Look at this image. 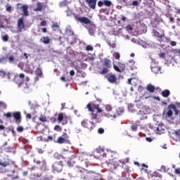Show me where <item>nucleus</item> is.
<instances>
[{
	"instance_id": "1",
	"label": "nucleus",
	"mask_w": 180,
	"mask_h": 180,
	"mask_svg": "<svg viewBox=\"0 0 180 180\" xmlns=\"http://www.w3.org/2000/svg\"><path fill=\"white\" fill-rule=\"evenodd\" d=\"M162 115L164 117L170 119L174 124H180V110L176 105L169 104L167 108L164 110Z\"/></svg>"
},
{
	"instance_id": "2",
	"label": "nucleus",
	"mask_w": 180,
	"mask_h": 180,
	"mask_svg": "<svg viewBox=\"0 0 180 180\" xmlns=\"http://www.w3.org/2000/svg\"><path fill=\"white\" fill-rule=\"evenodd\" d=\"M13 81L18 85V88H22L23 91L29 89L27 82L30 81V78L29 76H26L25 73L15 74Z\"/></svg>"
},
{
	"instance_id": "3",
	"label": "nucleus",
	"mask_w": 180,
	"mask_h": 180,
	"mask_svg": "<svg viewBox=\"0 0 180 180\" xmlns=\"http://www.w3.org/2000/svg\"><path fill=\"white\" fill-rule=\"evenodd\" d=\"M4 117H6V119H11L13 117L17 124H19L22 122V113L20 111L13 112H8L7 113H4Z\"/></svg>"
},
{
	"instance_id": "4",
	"label": "nucleus",
	"mask_w": 180,
	"mask_h": 180,
	"mask_svg": "<svg viewBox=\"0 0 180 180\" xmlns=\"http://www.w3.org/2000/svg\"><path fill=\"white\" fill-rule=\"evenodd\" d=\"M103 68L99 71V74L101 75H106L109 72V68H112V60L105 58L103 60Z\"/></svg>"
},
{
	"instance_id": "5",
	"label": "nucleus",
	"mask_w": 180,
	"mask_h": 180,
	"mask_svg": "<svg viewBox=\"0 0 180 180\" xmlns=\"http://www.w3.org/2000/svg\"><path fill=\"white\" fill-rule=\"evenodd\" d=\"M105 164L107 165V168H108V170L112 172V171H115L119 167V161L117 159H109L108 160L105 161Z\"/></svg>"
},
{
	"instance_id": "6",
	"label": "nucleus",
	"mask_w": 180,
	"mask_h": 180,
	"mask_svg": "<svg viewBox=\"0 0 180 180\" xmlns=\"http://www.w3.org/2000/svg\"><path fill=\"white\" fill-rule=\"evenodd\" d=\"M78 161L82 165H84L85 168H88L91 164H89V161L88 160V155L85 153H81L78 155Z\"/></svg>"
},
{
	"instance_id": "7",
	"label": "nucleus",
	"mask_w": 180,
	"mask_h": 180,
	"mask_svg": "<svg viewBox=\"0 0 180 180\" xmlns=\"http://www.w3.org/2000/svg\"><path fill=\"white\" fill-rule=\"evenodd\" d=\"M105 109L106 112L104 113V116L105 117H113L114 119L116 118V114L115 113V108L112 107V105L108 104L105 105Z\"/></svg>"
},
{
	"instance_id": "8",
	"label": "nucleus",
	"mask_w": 180,
	"mask_h": 180,
	"mask_svg": "<svg viewBox=\"0 0 180 180\" xmlns=\"http://www.w3.org/2000/svg\"><path fill=\"white\" fill-rule=\"evenodd\" d=\"M77 172L80 176H84V172H85L86 174H89V175H90V177L93 178V179H94V178H98V176H99V174L98 173H96V172L92 171V170H87L85 169H79ZM92 175H93V176H92Z\"/></svg>"
},
{
	"instance_id": "9",
	"label": "nucleus",
	"mask_w": 180,
	"mask_h": 180,
	"mask_svg": "<svg viewBox=\"0 0 180 180\" xmlns=\"http://www.w3.org/2000/svg\"><path fill=\"white\" fill-rule=\"evenodd\" d=\"M113 68L115 71L117 72H124L126 70V64L122 63V62H115V63L112 64Z\"/></svg>"
},
{
	"instance_id": "10",
	"label": "nucleus",
	"mask_w": 180,
	"mask_h": 180,
	"mask_svg": "<svg viewBox=\"0 0 180 180\" xmlns=\"http://www.w3.org/2000/svg\"><path fill=\"white\" fill-rule=\"evenodd\" d=\"M56 143H58V144H69L70 136H68V134L64 132L62 136L58 138Z\"/></svg>"
},
{
	"instance_id": "11",
	"label": "nucleus",
	"mask_w": 180,
	"mask_h": 180,
	"mask_svg": "<svg viewBox=\"0 0 180 180\" xmlns=\"http://www.w3.org/2000/svg\"><path fill=\"white\" fill-rule=\"evenodd\" d=\"M82 126L89 130H94L96 127V124L94 122H91L88 120H84L82 122Z\"/></svg>"
},
{
	"instance_id": "12",
	"label": "nucleus",
	"mask_w": 180,
	"mask_h": 180,
	"mask_svg": "<svg viewBox=\"0 0 180 180\" xmlns=\"http://www.w3.org/2000/svg\"><path fill=\"white\" fill-rule=\"evenodd\" d=\"M74 18L79 23H91V21L86 17H82L80 14L74 13Z\"/></svg>"
},
{
	"instance_id": "13",
	"label": "nucleus",
	"mask_w": 180,
	"mask_h": 180,
	"mask_svg": "<svg viewBox=\"0 0 180 180\" xmlns=\"http://www.w3.org/2000/svg\"><path fill=\"white\" fill-rule=\"evenodd\" d=\"M63 167H64V165L61 160L55 162L52 165V168L54 172H61L63 171Z\"/></svg>"
},
{
	"instance_id": "14",
	"label": "nucleus",
	"mask_w": 180,
	"mask_h": 180,
	"mask_svg": "<svg viewBox=\"0 0 180 180\" xmlns=\"http://www.w3.org/2000/svg\"><path fill=\"white\" fill-rule=\"evenodd\" d=\"M153 36L154 37L157 38L158 41L162 43V41H164V38H165V33L162 30L160 31V32L155 30L153 32Z\"/></svg>"
},
{
	"instance_id": "15",
	"label": "nucleus",
	"mask_w": 180,
	"mask_h": 180,
	"mask_svg": "<svg viewBox=\"0 0 180 180\" xmlns=\"http://www.w3.org/2000/svg\"><path fill=\"white\" fill-rule=\"evenodd\" d=\"M135 32L137 34H143V33H146L147 32L146 24H139V25H136L135 27Z\"/></svg>"
},
{
	"instance_id": "16",
	"label": "nucleus",
	"mask_w": 180,
	"mask_h": 180,
	"mask_svg": "<svg viewBox=\"0 0 180 180\" xmlns=\"http://www.w3.org/2000/svg\"><path fill=\"white\" fill-rule=\"evenodd\" d=\"M10 165H15V162L9 158L4 159V160H0V167H3V168H6V167H10Z\"/></svg>"
},
{
	"instance_id": "17",
	"label": "nucleus",
	"mask_w": 180,
	"mask_h": 180,
	"mask_svg": "<svg viewBox=\"0 0 180 180\" xmlns=\"http://www.w3.org/2000/svg\"><path fill=\"white\" fill-rule=\"evenodd\" d=\"M105 78L110 82V84H116L117 82V77L115 74L108 73L105 75Z\"/></svg>"
},
{
	"instance_id": "18",
	"label": "nucleus",
	"mask_w": 180,
	"mask_h": 180,
	"mask_svg": "<svg viewBox=\"0 0 180 180\" xmlns=\"http://www.w3.org/2000/svg\"><path fill=\"white\" fill-rule=\"evenodd\" d=\"M84 27L87 29L89 33L93 36L94 34L95 30L96 29V25L93 23H84Z\"/></svg>"
},
{
	"instance_id": "19",
	"label": "nucleus",
	"mask_w": 180,
	"mask_h": 180,
	"mask_svg": "<svg viewBox=\"0 0 180 180\" xmlns=\"http://www.w3.org/2000/svg\"><path fill=\"white\" fill-rule=\"evenodd\" d=\"M96 157H98V158H106V153H105V149L103 148H97L96 149Z\"/></svg>"
},
{
	"instance_id": "20",
	"label": "nucleus",
	"mask_w": 180,
	"mask_h": 180,
	"mask_svg": "<svg viewBox=\"0 0 180 180\" xmlns=\"http://www.w3.org/2000/svg\"><path fill=\"white\" fill-rule=\"evenodd\" d=\"M64 121L65 122H63L62 124H67L68 122L67 121V115L65 114L60 112L58 115V123H61V122Z\"/></svg>"
},
{
	"instance_id": "21",
	"label": "nucleus",
	"mask_w": 180,
	"mask_h": 180,
	"mask_svg": "<svg viewBox=\"0 0 180 180\" xmlns=\"http://www.w3.org/2000/svg\"><path fill=\"white\" fill-rule=\"evenodd\" d=\"M20 9H21L22 12V16H29V6L24 4L20 8Z\"/></svg>"
},
{
	"instance_id": "22",
	"label": "nucleus",
	"mask_w": 180,
	"mask_h": 180,
	"mask_svg": "<svg viewBox=\"0 0 180 180\" xmlns=\"http://www.w3.org/2000/svg\"><path fill=\"white\" fill-rule=\"evenodd\" d=\"M99 105L94 103H89L86 105L87 109L89 112H94L95 109H97Z\"/></svg>"
},
{
	"instance_id": "23",
	"label": "nucleus",
	"mask_w": 180,
	"mask_h": 180,
	"mask_svg": "<svg viewBox=\"0 0 180 180\" xmlns=\"http://www.w3.org/2000/svg\"><path fill=\"white\" fill-rule=\"evenodd\" d=\"M91 9H96L98 0H85Z\"/></svg>"
},
{
	"instance_id": "24",
	"label": "nucleus",
	"mask_w": 180,
	"mask_h": 180,
	"mask_svg": "<svg viewBox=\"0 0 180 180\" xmlns=\"http://www.w3.org/2000/svg\"><path fill=\"white\" fill-rule=\"evenodd\" d=\"M150 68L152 72H154L155 74H158V72L161 71V68L158 65L155 66V64L151 65Z\"/></svg>"
},
{
	"instance_id": "25",
	"label": "nucleus",
	"mask_w": 180,
	"mask_h": 180,
	"mask_svg": "<svg viewBox=\"0 0 180 180\" xmlns=\"http://www.w3.org/2000/svg\"><path fill=\"white\" fill-rule=\"evenodd\" d=\"M50 41H51V39L49 37H42L40 39V42L44 44H50Z\"/></svg>"
},
{
	"instance_id": "26",
	"label": "nucleus",
	"mask_w": 180,
	"mask_h": 180,
	"mask_svg": "<svg viewBox=\"0 0 180 180\" xmlns=\"http://www.w3.org/2000/svg\"><path fill=\"white\" fill-rule=\"evenodd\" d=\"M157 134H164L165 133V129L163 125H159L156 129Z\"/></svg>"
},
{
	"instance_id": "27",
	"label": "nucleus",
	"mask_w": 180,
	"mask_h": 180,
	"mask_svg": "<svg viewBox=\"0 0 180 180\" xmlns=\"http://www.w3.org/2000/svg\"><path fill=\"white\" fill-rule=\"evenodd\" d=\"M43 8H44L43 3L38 1L37 3V8L34 9V11L35 12H41V11H43Z\"/></svg>"
},
{
	"instance_id": "28",
	"label": "nucleus",
	"mask_w": 180,
	"mask_h": 180,
	"mask_svg": "<svg viewBox=\"0 0 180 180\" xmlns=\"http://www.w3.org/2000/svg\"><path fill=\"white\" fill-rule=\"evenodd\" d=\"M126 31L129 32V33H131V32H136V26L133 25H128L126 26Z\"/></svg>"
},
{
	"instance_id": "29",
	"label": "nucleus",
	"mask_w": 180,
	"mask_h": 180,
	"mask_svg": "<svg viewBox=\"0 0 180 180\" xmlns=\"http://www.w3.org/2000/svg\"><path fill=\"white\" fill-rule=\"evenodd\" d=\"M146 91H148L150 94H154V91H155V86H154L151 84H149L146 86Z\"/></svg>"
},
{
	"instance_id": "30",
	"label": "nucleus",
	"mask_w": 180,
	"mask_h": 180,
	"mask_svg": "<svg viewBox=\"0 0 180 180\" xmlns=\"http://www.w3.org/2000/svg\"><path fill=\"white\" fill-rule=\"evenodd\" d=\"M115 155H116V152L112 150H108L107 153H105V158H113Z\"/></svg>"
},
{
	"instance_id": "31",
	"label": "nucleus",
	"mask_w": 180,
	"mask_h": 180,
	"mask_svg": "<svg viewBox=\"0 0 180 180\" xmlns=\"http://www.w3.org/2000/svg\"><path fill=\"white\" fill-rule=\"evenodd\" d=\"M139 126H140V121H136L134 124H131V130L132 131H136L137 130Z\"/></svg>"
},
{
	"instance_id": "32",
	"label": "nucleus",
	"mask_w": 180,
	"mask_h": 180,
	"mask_svg": "<svg viewBox=\"0 0 180 180\" xmlns=\"http://www.w3.org/2000/svg\"><path fill=\"white\" fill-rule=\"evenodd\" d=\"M91 120H96V123H101V122H99V118H98V113H95L93 111L91 112Z\"/></svg>"
},
{
	"instance_id": "33",
	"label": "nucleus",
	"mask_w": 180,
	"mask_h": 180,
	"mask_svg": "<svg viewBox=\"0 0 180 180\" xmlns=\"http://www.w3.org/2000/svg\"><path fill=\"white\" fill-rule=\"evenodd\" d=\"M123 112L124 110L122 108L115 109V117H117V116H120V115H122Z\"/></svg>"
},
{
	"instance_id": "34",
	"label": "nucleus",
	"mask_w": 180,
	"mask_h": 180,
	"mask_svg": "<svg viewBox=\"0 0 180 180\" xmlns=\"http://www.w3.org/2000/svg\"><path fill=\"white\" fill-rule=\"evenodd\" d=\"M118 161V164L119 165H120V167H124V165H126V163L129 162V158H126L124 160H117Z\"/></svg>"
},
{
	"instance_id": "35",
	"label": "nucleus",
	"mask_w": 180,
	"mask_h": 180,
	"mask_svg": "<svg viewBox=\"0 0 180 180\" xmlns=\"http://www.w3.org/2000/svg\"><path fill=\"white\" fill-rule=\"evenodd\" d=\"M169 95H171V91L168 89H165L162 91V96H163V98H168Z\"/></svg>"
},
{
	"instance_id": "36",
	"label": "nucleus",
	"mask_w": 180,
	"mask_h": 180,
	"mask_svg": "<svg viewBox=\"0 0 180 180\" xmlns=\"http://www.w3.org/2000/svg\"><path fill=\"white\" fill-rule=\"evenodd\" d=\"M8 63V56L0 57V64H6Z\"/></svg>"
},
{
	"instance_id": "37",
	"label": "nucleus",
	"mask_w": 180,
	"mask_h": 180,
	"mask_svg": "<svg viewBox=\"0 0 180 180\" xmlns=\"http://www.w3.org/2000/svg\"><path fill=\"white\" fill-rule=\"evenodd\" d=\"M41 166L39 167L41 171H46L47 169V163L45 161L41 162Z\"/></svg>"
},
{
	"instance_id": "38",
	"label": "nucleus",
	"mask_w": 180,
	"mask_h": 180,
	"mask_svg": "<svg viewBox=\"0 0 180 180\" xmlns=\"http://www.w3.org/2000/svg\"><path fill=\"white\" fill-rule=\"evenodd\" d=\"M67 164H68V167H70L71 168L72 167H74V164H75V162L73 161L72 158H69L67 160Z\"/></svg>"
},
{
	"instance_id": "39",
	"label": "nucleus",
	"mask_w": 180,
	"mask_h": 180,
	"mask_svg": "<svg viewBox=\"0 0 180 180\" xmlns=\"http://www.w3.org/2000/svg\"><path fill=\"white\" fill-rule=\"evenodd\" d=\"M6 75L8 81H12V79L13 80V78H15V75H13V73L11 72H8Z\"/></svg>"
},
{
	"instance_id": "40",
	"label": "nucleus",
	"mask_w": 180,
	"mask_h": 180,
	"mask_svg": "<svg viewBox=\"0 0 180 180\" xmlns=\"http://www.w3.org/2000/svg\"><path fill=\"white\" fill-rule=\"evenodd\" d=\"M35 74L37 75V77H41V75H43V71L40 69V68H38L35 71Z\"/></svg>"
},
{
	"instance_id": "41",
	"label": "nucleus",
	"mask_w": 180,
	"mask_h": 180,
	"mask_svg": "<svg viewBox=\"0 0 180 180\" xmlns=\"http://www.w3.org/2000/svg\"><path fill=\"white\" fill-rule=\"evenodd\" d=\"M174 136L177 139L178 141H180V129L174 131Z\"/></svg>"
},
{
	"instance_id": "42",
	"label": "nucleus",
	"mask_w": 180,
	"mask_h": 180,
	"mask_svg": "<svg viewBox=\"0 0 180 180\" xmlns=\"http://www.w3.org/2000/svg\"><path fill=\"white\" fill-rule=\"evenodd\" d=\"M174 20H176V23L180 22V19L176 16L169 18V22H174Z\"/></svg>"
},
{
	"instance_id": "43",
	"label": "nucleus",
	"mask_w": 180,
	"mask_h": 180,
	"mask_svg": "<svg viewBox=\"0 0 180 180\" xmlns=\"http://www.w3.org/2000/svg\"><path fill=\"white\" fill-rule=\"evenodd\" d=\"M150 25L153 29V33H154V31H157V29H158V24L151 23Z\"/></svg>"
},
{
	"instance_id": "44",
	"label": "nucleus",
	"mask_w": 180,
	"mask_h": 180,
	"mask_svg": "<svg viewBox=\"0 0 180 180\" xmlns=\"http://www.w3.org/2000/svg\"><path fill=\"white\" fill-rule=\"evenodd\" d=\"M6 11L8 12V13H12V6L9 4L6 5Z\"/></svg>"
},
{
	"instance_id": "45",
	"label": "nucleus",
	"mask_w": 180,
	"mask_h": 180,
	"mask_svg": "<svg viewBox=\"0 0 180 180\" xmlns=\"http://www.w3.org/2000/svg\"><path fill=\"white\" fill-rule=\"evenodd\" d=\"M39 122L46 123V122H47V117H46V116L41 115L39 118Z\"/></svg>"
},
{
	"instance_id": "46",
	"label": "nucleus",
	"mask_w": 180,
	"mask_h": 180,
	"mask_svg": "<svg viewBox=\"0 0 180 180\" xmlns=\"http://www.w3.org/2000/svg\"><path fill=\"white\" fill-rule=\"evenodd\" d=\"M7 60H8V63H10V64H11V63H15V56H13V55H11L7 58Z\"/></svg>"
},
{
	"instance_id": "47",
	"label": "nucleus",
	"mask_w": 180,
	"mask_h": 180,
	"mask_svg": "<svg viewBox=\"0 0 180 180\" xmlns=\"http://www.w3.org/2000/svg\"><path fill=\"white\" fill-rule=\"evenodd\" d=\"M104 5L105 6H112V1L109 0H104Z\"/></svg>"
},
{
	"instance_id": "48",
	"label": "nucleus",
	"mask_w": 180,
	"mask_h": 180,
	"mask_svg": "<svg viewBox=\"0 0 180 180\" xmlns=\"http://www.w3.org/2000/svg\"><path fill=\"white\" fill-rule=\"evenodd\" d=\"M113 57H115V60H119L120 58V53L119 52H115Z\"/></svg>"
},
{
	"instance_id": "49",
	"label": "nucleus",
	"mask_w": 180,
	"mask_h": 180,
	"mask_svg": "<svg viewBox=\"0 0 180 180\" xmlns=\"http://www.w3.org/2000/svg\"><path fill=\"white\" fill-rule=\"evenodd\" d=\"M1 39L3 41H8L9 40V36L8 34L3 35Z\"/></svg>"
},
{
	"instance_id": "50",
	"label": "nucleus",
	"mask_w": 180,
	"mask_h": 180,
	"mask_svg": "<svg viewBox=\"0 0 180 180\" xmlns=\"http://www.w3.org/2000/svg\"><path fill=\"white\" fill-rule=\"evenodd\" d=\"M111 30H112V32H116V30H117V24H113L111 25Z\"/></svg>"
},
{
	"instance_id": "51",
	"label": "nucleus",
	"mask_w": 180,
	"mask_h": 180,
	"mask_svg": "<svg viewBox=\"0 0 180 180\" xmlns=\"http://www.w3.org/2000/svg\"><path fill=\"white\" fill-rule=\"evenodd\" d=\"M86 51H94V47L91 45H87L86 47Z\"/></svg>"
},
{
	"instance_id": "52",
	"label": "nucleus",
	"mask_w": 180,
	"mask_h": 180,
	"mask_svg": "<svg viewBox=\"0 0 180 180\" xmlns=\"http://www.w3.org/2000/svg\"><path fill=\"white\" fill-rule=\"evenodd\" d=\"M54 130H56V131H61V130H63V128H61L60 125H56L54 127Z\"/></svg>"
},
{
	"instance_id": "53",
	"label": "nucleus",
	"mask_w": 180,
	"mask_h": 180,
	"mask_svg": "<svg viewBox=\"0 0 180 180\" xmlns=\"http://www.w3.org/2000/svg\"><path fill=\"white\" fill-rule=\"evenodd\" d=\"M0 108L6 109V103H5L4 101H0Z\"/></svg>"
},
{
	"instance_id": "54",
	"label": "nucleus",
	"mask_w": 180,
	"mask_h": 180,
	"mask_svg": "<svg viewBox=\"0 0 180 180\" xmlns=\"http://www.w3.org/2000/svg\"><path fill=\"white\" fill-rule=\"evenodd\" d=\"M5 76H6V72L4 70H0V77L4 78Z\"/></svg>"
},
{
	"instance_id": "55",
	"label": "nucleus",
	"mask_w": 180,
	"mask_h": 180,
	"mask_svg": "<svg viewBox=\"0 0 180 180\" xmlns=\"http://www.w3.org/2000/svg\"><path fill=\"white\" fill-rule=\"evenodd\" d=\"M88 60H89L90 61H94V60H95V57L94 56V55L89 54L88 56Z\"/></svg>"
},
{
	"instance_id": "56",
	"label": "nucleus",
	"mask_w": 180,
	"mask_h": 180,
	"mask_svg": "<svg viewBox=\"0 0 180 180\" xmlns=\"http://www.w3.org/2000/svg\"><path fill=\"white\" fill-rule=\"evenodd\" d=\"M174 54L176 56H180V49H174L173 51Z\"/></svg>"
},
{
	"instance_id": "57",
	"label": "nucleus",
	"mask_w": 180,
	"mask_h": 180,
	"mask_svg": "<svg viewBox=\"0 0 180 180\" xmlns=\"http://www.w3.org/2000/svg\"><path fill=\"white\" fill-rule=\"evenodd\" d=\"M18 29H25V23H18Z\"/></svg>"
},
{
	"instance_id": "58",
	"label": "nucleus",
	"mask_w": 180,
	"mask_h": 180,
	"mask_svg": "<svg viewBox=\"0 0 180 180\" xmlns=\"http://www.w3.org/2000/svg\"><path fill=\"white\" fill-rule=\"evenodd\" d=\"M98 133L99 134H103L105 133V129L103 128H99L98 129Z\"/></svg>"
},
{
	"instance_id": "59",
	"label": "nucleus",
	"mask_w": 180,
	"mask_h": 180,
	"mask_svg": "<svg viewBox=\"0 0 180 180\" xmlns=\"http://www.w3.org/2000/svg\"><path fill=\"white\" fill-rule=\"evenodd\" d=\"M161 170L163 171V172H168V169H167V167L165 165L161 166Z\"/></svg>"
},
{
	"instance_id": "60",
	"label": "nucleus",
	"mask_w": 180,
	"mask_h": 180,
	"mask_svg": "<svg viewBox=\"0 0 180 180\" xmlns=\"http://www.w3.org/2000/svg\"><path fill=\"white\" fill-rule=\"evenodd\" d=\"M52 28L53 29H60V25H58V24H57V23H54L52 25Z\"/></svg>"
},
{
	"instance_id": "61",
	"label": "nucleus",
	"mask_w": 180,
	"mask_h": 180,
	"mask_svg": "<svg viewBox=\"0 0 180 180\" xmlns=\"http://www.w3.org/2000/svg\"><path fill=\"white\" fill-rule=\"evenodd\" d=\"M24 129L23 127L20 126L17 128V131H18L19 133H22V131H23Z\"/></svg>"
},
{
	"instance_id": "62",
	"label": "nucleus",
	"mask_w": 180,
	"mask_h": 180,
	"mask_svg": "<svg viewBox=\"0 0 180 180\" xmlns=\"http://www.w3.org/2000/svg\"><path fill=\"white\" fill-rule=\"evenodd\" d=\"M25 21V17L23 15L18 20V23H23Z\"/></svg>"
},
{
	"instance_id": "63",
	"label": "nucleus",
	"mask_w": 180,
	"mask_h": 180,
	"mask_svg": "<svg viewBox=\"0 0 180 180\" xmlns=\"http://www.w3.org/2000/svg\"><path fill=\"white\" fill-rule=\"evenodd\" d=\"M104 4V1H99L98 2V6H99V8H101V6H103Z\"/></svg>"
},
{
	"instance_id": "64",
	"label": "nucleus",
	"mask_w": 180,
	"mask_h": 180,
	"mask_svg": "<svg viewBox=\"0 0 180 180\" xmlns=\"http://www.w3.org/2000/svg\"><path fill=\"white\" fill-rule=\"evenodd\" d=\"M26 119H28L29 120H30V119H32V114L27 113L26 114Z\"/></svg>"
}]
</instances>
